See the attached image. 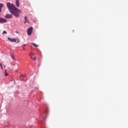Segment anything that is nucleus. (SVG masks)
Wrapping results in <instances>:
<instances>
[{
    "instance_id": "a211bd4d",
    "label": "nucleus",
    "mask_w": 128,
    "mask_h": 128,
    "mask_svg": "<svg viewBox=\"0 0 128 128\" xmlns=\"http://www.w3.org/2000/svg\"><path fill=\"white\" fill-rule=\"evenodd\" d=\"M12 58H13V60H14V57H12Z\"/></svg>"
},
{
    "instance_id": "423d86ee",
    "label": "nucleus",
    "mask_w": 128,
    "mask_h": 128,
    "mask_svg": "<svg viewBox=\"0 0 128 128\" xmlns=\"http://www.w3.org/2000/svg\"><path fill=\"white\" fill-rule=\"evenodd\" d=\"M6 18H12V14H8L5 16Z\"/></svg>"
},
{
    "instance_id": "6e6552de",
    "label": "nucleus",
    "mask_w": 128,
    "mask_h": 128,
    "mask_svg": "<svg viewBox=\"0 0 128 128\" xmlns=\"http://www.w3.org/2000/svg\"><path fill=\"white\" fill-rule=\"evenodd\" d=\"M32 46H35V48H38V44H36L34 43H32Z\"/></svg>"
},
{
    "instance_id": "ddd939ff",
    "label": "nucleus",
    "mask_w": 128,
    "mask_h": 128,
    "mask_svg": "<svg viewBox=\"0 0 128 128\" xmlns=\"http://www.w3.org/2000/svg\"><path fill=\"white\" fill-rule=\"evenodd\" d=\"M0 66L1 70H3L4 68H2V66Z\"/></svg>"
},
{
    "instance_id": "39448f33",
    "label": "nucleus",
    "mask_w": 128,
    "mask_h": 128,
    "mask_svg": "<svg viewBox=\"0 0 128 128\" xmlns=\"http://www.w3.org/2000/svg\"><path fill=\"white\" fill-rule=\"evenodd\" d=\"M16 6H17V8H20V0H16Z\"/></svg>"
},
{
    "instance_id": "20e7f679",
    "label": "nucleus",
    "mask_w": 128,
    "mask_h": 128,
    "mask_svg": "<svg viewBox=\"0 0 128 128\" xmlns=\"http://www.w3.org/2000/svg\"><path fill=\"white\" fill-rule=\"evenodd\" d=\"M8 20L4 18H0V24H3V22H6Z\"/></svg>"
},
{
    "instance_id": "9d476101",
    "label": "nucleus",
    "mask_w": 128,
    "mask_h": 128,
    "mask_svg": "<svg viewBox=\"0 0 128 128\" xmlns=\"http://www.w3.org/2000/svg\"><path fill=\"white\" fill-rule=\"evenodd\" d=\"M3 6H4V4H0V8H2Z\"/></svg>"
},
{
    "instance_id": "f3484780",
    "label": "nucleus",
    "mask_w": 128,
    "mask_h": 128,
    "mask_svg": "<svg viewBox=\"0 0 128 128\" xmlns=\"http://www.w3.org/2000/svg\"><path fill=\"white\" fill-rule=\"evenodd\" d=\"M36 58H34V60H36Z\"/></svg>"
},
{
    "instance_id": "0eeeda50",
    "label": "nucleus",
    "mask_w": 128,
    "mask_h": 128,
    "mask_svg": "<svg viewBox=\"0 0 128 128\" xmlns=\"http://www.w3.org/2000/svg\"><path fill=\"white\" fill-rule=\"evenodd\" d=\"M24 20L25 21L27 22L28 24H30V21H28V17L26 16H24Z\"/></svg>"
},
{
    "instance_id": "f8f14e48",
    "label": "nucleus",
    "mask_w": 128,
    "mask_h": 128,
    "mask_svg": "<svg viewBox=\"0 0 128 128\" xmlns=\"http://www.w3.org/2000/svg\"><path fill=\"white\" fill-rule=\"evenodd\" d=\"M26 46V44H24V46H23V50H24V46Z\"/></svg>"
},
{
    "instance_id": "9b49d317",
    "label": "nucleus",
    "mask_w": 128,
    "mask_h": 128,
    "mask_svg": "<svg viewBox=\"0 0 128 128\" xmlns=\"http://www.w3.org/2000/svg\"><path fill=\"white\" fill-rule=\"evenodd\" d=\"M7 34V32H6V30H4V32H2V34Z\"/></svg>"
},
{
    "instance_id": "4468645a",
    "label": "nucleus",
    "mask_w": 128,
    "mask_h": 128,
    "mask_svg": "<svg viewBox=\"0 0 128 128\" xmlns=\"http://www.w3.org/2000/svg\"><path fill=\"white\" fill-rule=\"evenodd\" d=\"M26 22H28L27 21H24V24H26Z\"/></svg>"
},
{
    "instance_id": "7ed1b4c3",
    "label": "nucleus",
    "mask_w": 128,
    "mask_h": 128,
    "mask_svg": "<svg viewBox=\"0 0 128 128\" xmlns=\"http://www.w3.org/2000/svg\"><path fill=\"white\" fill-rule=\"evenodd\" d=\"M33 30L34 28H32V27H30V28H28L27 30L28 36H30L32 34Z\"/></svg>"
},
{
    "instance_id": "f257e3e1",
    "label": "nucleus",
    "mask_w": 128,
    "mask_h": 128,
    "mask_svg": "<svg viewBox=\"0 0 128 128\" xmlns=\"http://www.w3.org/2000/svg\"><path fill=\"white\" fill-rule=\"evenodd\" d=\"M7 8L10 10V12L16 18L20 16V14H22V10L16 7L13 4L10 2L7 3Z\"/></svg>"
},
{
    "instance_id": "2eb2a0df",
    "label": "nucleus",
    "mask_w": 128,
    "mask_h": 128,
    "mask_svg": "<svg viewBox=\"0 0 128 128\" xmlns=\"http://www.w3.org/2000/svg\"><path fill=\"white\" fill-rule=\"evenodd\" d=\"M0 12H2V8H0Z\"/></svg>"
},
{
    "instance_id": "f03ea898",
    "label": "nucleus",
    "mask_w": 128,
    "mask_h": 128,
    "mask_svg": "<svg viewBox=\"0 0 128 128\" xmlns=\"http://www.w3.org/2000/svg\"><path fill=\"white\" fill-rule=\"evenodd\" d=\"M8 40L12 42H16V44L20 42V40L18 39L12 38L8 37Z\"/></svg>"
},
{
    "instance_id": "1a4fd4ad",
    "label": "nucleus",
    "mask_w": 128,
    "mask_h": 128,
    "mask_svg": "<svg viewBox=\"0 0 128 128\" xmlns=\"http://www.w3.org/2000/svg\"><path fill=\"white\" fill-rule=\"evenodd\" d=\"M8 76V73H6V70H5V74H4V76Z\"/></svg>"
},
{
    "instance_id": "dca6fc26",
    "label": "nucleus",
    "mask_w": 128,
    "mask_h": 128,
    "mask_svg": "<svg viewBox=\"0 0 128 128\" xmlns=\"http://www.w3.org/2000/svg\"><path fill=\"white\" fill-rule=\"evenodd\" d=\"M2 66V63H0V66Z\"/></svg>"
}]
</instances>
